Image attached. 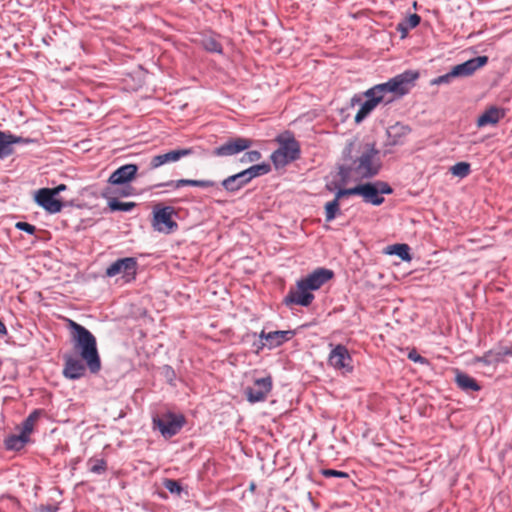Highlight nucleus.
Returning a JSON list of instances; mask_svg holds the SVG:
<instances>
[{"label":"nucleus","mask_w":512,"mask_h":512,"mask_svg":"<svg viewBox=\"0 0 512 512\" xmlns=\"http://www.w3.org/2000/svg\"><path fill=\"white\" fill-rule=\"evenodd\" d=\"M452 175L464 178L470 173V164L467 162H458L450 168Z\"/></svg>","instance_id":"nucleus-34"},{"label":"nucleus","mask_w":512,"mask_h":512,"mask_svg":"<svg viewBox=\"0 0 512 512\" xmlns=\"http://www.w3.org/2000/svg\"><path fill=\"white\" fill-rule=\"evenodd\" d=\"M418 73L406 71L399 74L385 83H381L368 89L364 96L367 98L360 106L355 115V122L361 123L380 104H390L394 100L404 96L413 86Z\"/></svg>","instance_id":"nucleus-1"},{"label":"nucleus","mask_w":512,"mask_h":512,"mask_svg":"<svg viewBox=\"0 0 512 512\" xmlns=\"http://www.w3.org/2000/svg\"><path fill=\"white\" fill-rule=\"evenodd\" d=\"M250 180L245 174V171H241L237 174L231 175L222 181V186L229 192H235L241 189L244 185L249 183Z\"/></svg>","instance_id":"nucleus-23"},{"label":"nucleus","mask_w":512,"mask_h":512,"mask_svg":"<svg viewBox=\"0 0 512 512\" xmlns=\"http://www.w3.org/2000/svg\"><path fill=\"white\" fill-rule=\"evenodd\" d=\"M215 182L212 180H192V179H179V180H171L163 184H159V187H172L174 189H178L183 186H195L201 188H208L215 186Z\"/></svg>","instance_id":"nucleus-22"},{"label":"nucleus","mask_w":512,"mask_h":512,"mask_svg":"<svg viewBox=\"0 0 512 512\" xmlns=\"http://www.w3.org/2000/svg\"><path fill=\"white\" fill-rule=\"evenodd\" d=\"M194 154L193 148H180L168 151L164 154L155 155L151 158L150 168L156 169L165 164L174 163L182 159L183 157H187Z\"/></svg>","instance_id":"nucleus-13"},{"label":"nucleus","mask_w":512,"mask_h":512,"mask_svg":"<svg viewBox=\"0 0 512 512\" xmlns=\"http://www.w3.org/2000/svg\"><path fill=\"white\" fill-rule=\"evenodd\" d=\"M261 159V153L256 150L248 151L244 154L242 162H256Z\"/></svg>","instance_id":"nucleus-40"},{"label":"nucleus","mask_w":512,"mask_h":512,"mask_svg":"<svg viewBox=\"0 0 512 512\" xmlns=\"http://www.w3.org/2000/svg\"><path fill=\"white\" fill-rule=\"evenodd\" d=\"M321 474L326 478H330V477L349 478L348 473L343 472V471L334 470V469H323L321 471Z\"/></svg>","instance_id":"nucleus-38"},{"label":"nucleus","mask_w":512,"mask_h":512,"mask_svg":"<svg viewBox=\"0 0 512 512\" xmlns=\"http://www.w3.org/2000/svg\"><path fill=\"white\" fill-rule=\"evenodd\" d=\"M379 150L374 143H360L356 149V155L349 165L339 167V176L343 183L350 177L360 179L372 178L381 169Z\"/></svg>","instance_id":"nucleus-2"},{"label":"nucleus","mask_w":512,"mask_h":512,"mask_svg":"<svg viewBox=\"0 0 512 512\" xmlns=\"http://www.w3.org/2000/svg\"><path fill=\"white\" fill-rule=\"evenodd\" d=\"M22 142H28V140H24L21 137L14 136L12 134H6L4 133V137L2 138V142H0L1 145L6 147L8 151H10V154L12 153V149L10 148L11 144L16 143H22Z\"/></svg>","instance_id":"nucleus-36"},{"label":"nucleus","mask_w":512,"mask_h":512,"mask_svg":"<svg viewBox=\"0 0 512 512\" xmlns=\"http://www.w3.org/2000/svg\"><path fill=\"white\" fill-rule=\"evenodd\" d=\"M314 299V295L309 291L306 286L297 281L296 288L290 289L286 297L284 298V303L286 305L296 304L301 306H309Z\"/></svg>","instance_id":"nucleus-14"},{"label":"nucleus","mask_w":512,"mask_h":512,"mask_svg":"<svg viewBox=\"0 0 512 512\" xmlns=\"http://www.w3.org/2000/svg\"><path fill=\"white\" fill-rule=\"evenodd\" d=\"M66 189V185L60 184L55 188H51V191L54 193V195H58L60 192L64 191Z\"/></svg>","instance_id":"nucleus-46"},{"label":"nucleus","mask_w":512,"mask_h":512,"mask_svg":"<svg viewBox=\"0 0 512 512\" xmlns=\"http://www.w3.org/2000/svg\"><path fill=\"white\" fill-rule=\"evenodd\" d=\"M108 206L111 211H130L135 207L134 202H121L115 198L108 201Z\"/></svg>","instance_id":"nucleus-32"},{"label":"nucleus","mask_w":512,"mask_h":512,"mask_svg":"<svg viewBox=\"0 0 512 512\" xmlns=\"http://www.w3.org/2000/svg\"><path fill=\"white\" fill-rule=\"evenodd\" d=\"M65 365L63 374L66 378L76 380L85 375L87 365L82 358H77L74 355L64 356Z\"/></svg>","instance_id":"nucleus-16"},{"label":"nucleus","mask_w":512,"mask_h":512,"mask_svg":"<svg viewBox=\"0 0 512 512\" xmlns=\"http://www.w3.org/2000/svg\"><path fill=\"white\" fill-rule=\"evenodd\" d=\"M488 62L487 56H478L458 64L451 69V75L456 78L469 77L473 75L478 69L485 66Z\"/></svg>","instance_id":"nucleus-15"},{"label":"nucleus","mask_w":512,"mask_h":512,"mask_svg":"<svg viewBox=\"0 0 512 512\" xmlns=\"http://www.w3.org/2000/svg\"><path fill=\"white\" fill-rule=\"evenodd\" d=\"M328 364L334 369L341 371L343 374L353 371L352 357L348 349L341 344L336 345L331 350L328 357Z\"/></svg>","instance_id":"nucleus-7"},{"label":"nucleus","mask_w":512,"mask_h":512,"mask_svg":"<svg viewBox=\"0 0 512 512\" xmlns=\"http://www.w3.org/2000/svg\"><path fill=\"white\" fill-rule=\"evenodd\" d=\"M420 16L418 14H410L402 22L398 23L397 30L405 36L410 29L415 28L420 23Z\"/></svg>","instance_id":"nucleus-26"},{"label":"nucleus","mask_w":512,"mask_h":512,"mask_svg":"<svg viewBox=\"0 0 512 512\" xmlns=\"http://www.w3.org/2000/svg\"><path fill=\"white\" fill-rule=\"evenodd\" d=\"M69 328L72 330L74 350L85 361L92 374L98 373L101 369V360L95 336L87 328L73 320H69Z\"/></svg>","instance_id":"nucleus-3"},{"label":"nucleus","mask_w":512,"mask_h":512,"mask_svg":"<svg viewBox=\"0 0 512 512\" xmlns=\"http://www.w3.org/2000/svg\"><path fill=\"white\" fill-rule=\"evenodd\" d=\"M271 167L269 164L262 163V164H256L248 169L244 170L245 174L248 176V179L251 181L253 178L262 176L270 172Z\"/></svg>","instance_id":"nucleus-30"},{"label":"nucleus","mask_w":512,"mask_h":512,"mask_svg":"<svg viewBox=\"0 0 512 512\" xmlns=\"http://www.w3.org/2000/svg\"><path fill=\"white\" fill-rule=\"evenodd\" d=\"M326 188L329 190V191H333L335 188H337V184L334 183V182H331V183H328L326 185Z\"/></svg>","instance_id":"nucleus-48"},{"label":"nucleus","mask_w":512,"mask_h":512,"mask_svg":"<svg viewBox=\"0 0 512 512\" xmlns=\"http://www.w3.org/2000/svg\"><path fill=\"white\" fill-rule=\"evenodd\" d=\"M138 167L135 164H126L116 169L109 177V183L113 185H121L131 181L136 173Z\"/></svg>","instance_id":"nucleus-19"},{"label":"nucleus","mask_w":512,"mask_h":512,"mask_svg":"<svg viewBox=\"0 0 512 512\" xmlns=\"http://www.w3.org/2000/svg\"><path fill=\"white\" fill-rule=\"evenodd\" d=\"M359 195V185L352 188L338 189L335 198L340 201L344 196Z\"/></svg>","instance_id":"nucleus-37"},{"label":"nucleus","mask_w":512,"mask_h":512,"mask_svg":"<svg viewBox=\"0 0 512 512\" xmlns=\"http://www.w3.org/2000/svg\"><path fill=\"white\" fill-rule=\"evenodd\" d=\"M29 442V438L22 434L21 432L18 435H10L5 439V446L8 450H20L22 449L26 443Z\"/></svg>","instance_id":"nucleus-25"},{"label":"nucleus","mask_w":512,"mask_h":512,"mask_svg":"<svg viewBox=\"0 0 512 512\" xmlns=\"http://www.w3.org/2000/svg\"><path fill=\"white\" fill-rule=\"evenodd\" d=\"M333 277V272L329 269L318 268L307 277L300 279L309 291L317 290Z\"/></svg>","instance_id":"nucleus-17"},{"label":"nucleus","mask_w":512,"mask_h":512,"mask_svg":"<svg viewBox=\"0 0 512 512\" xmlns=\"http://www.w3.org/2000/svg\"><path fill=\"white\" fill-rule=\"evenodd\" d=\"M273 382L271 376L255 379L252 387L245 388V395L250 403L263 402L267 399L272 390Z\"/></svg>","instance_id":"nucleus-9"},{"label":"nucleus","mask_w":512,"mask_h":512,"mask_svg":"<svg viewBox=\"0 0 512 512\" xmlns=\"http://www.w3.org/2000/svg\"><path fill=\"white\" fill-rule=\"evenodd\" d=\"M57 511V508L53 507V506H40L39 508H37L36 512H56Z\"/></svg>","instance_id":"nucleus-45"},{"label":"nucleus","mask_w":512,"mask_h":512,"mask_svg":"<svg viewBox=\"0 0 512 512\" xmlns=\"http://www.w3.org/2000/svg\"><path fill=\"white\" fill-rule=\"evenodd\" d=\"M34 201L50 214L59 213L63 207V203L54 195L51 188H41L37 190L34 195Z\"/></svg>","instance_id":"nucleus-11"},{"label":"nucleus","mask_w":512,"mask_h":512,"mask_svg":"<svg viewBox=\"0 0 512 512\" xmlns=\"http://www.w3.org/2000/svg\"><path fill=\"white\" fill-rule=\"evenodd\" d=\"M392 192L393 190L390 185L383 181L359 185V195L363 197L366 203L375 206H379L384 202L382 194H391Z\"/></svg>","instance_id":"nucleus-5"},{"label":"nucleus","mask_w":512,"mask_h":512,"mask_svg":"<svg viewBox=\"0 0 512 512\" xmlns=\"http://www.w3.org/2000/svg\"><path fill=\"white\" fill-rule=\"evenodd\" d=\"M184 423V416L174 413H165L159 417L153 418L154 427L157 428L165 438L176 435L181 430Z\"/></svg>","instance_id":"nucleus-6"},{"label":"nucleus","mask_w":512,"mask_h":512,"mask_svg":"<svg viewBox=\"0 0 512 512\" xmlns=\"http://www.w3.org/2000/svg\"><path fill=\"white\" fill-rule=\"evenodd\" d=\"M174 209L170 206L154 210L153 227L163 233H171L177 228V223L172 220Z\"/></svg>","instance_id":"nucleus-12"},{"label":"nucleus","mask_w":512,"mask_h":512,"mask_svg":"<svg viewBox=\"0 0 512 512\" xmlns=\"http://www.w3.org/2000/svg\"><path fill=\"white\" fill-rule=\"evenodd\" d=\"M500 354L497 351L490 350L486 352L482 357L478 358V362H482L485 365H494L501 362Z\"/></svg>","instance_id":"nucleus-35"},{"label":"nucleus","mask_w":512,"mask_h":512,"mask_svg":"<svg viewBox=\"0 0 512 512\" xmlns=\"http://www.w3.org/2000/svg\"><path fill=\"white\" fill-rule=\"evenodd\" d=\"M137 260L133 257L121 258L113 262L106 269V275L108 277H114L116 275L122 274L123 277H126L127 281H130L135 278L137 272Z\"/></svg>","instance_id":"nucleus-10"},{"label":"nucleus","mask_w":512,"mask_h":512,"mask_svg":"<svg viewBox=\"0 0 512 512\" xmlns=\"http://www.w3.org/2000/svg\"><path fill=\"white\" fill-rule=\"evenodd\" d=\"M455 382L464 391H479L481 389L474 378L460 371L456 372Z\"/></svg>","instance_id":"nucleus-24"},{"label":"nucleus","mask_w":512,"mask_h":512,"mask_svg":"<svg viewBox=\"0 0 512 512\" xmlns=\"http://www.w3.org/2000/svg\"><path fill=\"white\" fill-rule=\"evenodd\" d=\"M88 468L91 473L103 474L107 469V462L104 459H90L88 461Z\"/></svg>","instance_id":"nucleus-33"},{"label":"nucleus","mask_w":512,"mask_h":512,"mask_svg":"<svg viewBox=\"0 0 512 512\" xmlns=\"http://www.w3.org/2000/svg\"><path fill=\"white\" fill-rule=\"evenodd\" d=\"M15 227L21 231L28 233V234H34L36 231V227L27 222H17Z\"/></svg>","instance_id":"nucleus-42"},{"label":"nucleus","mask_w":512,"mask_h":512,"mask_svg":"<svg viewBox=\"0 0 512 512\" xmlns=\"http://www.w3.org/2000/svg\"><path fill=\"white\" fill-rule=\"evenodd\" d=\"M505 116L504 110L497 107H490L482 113L477 119L478 127L497 124Z\"/></svg>","instance_id":"nucleus-20"},{"label":"nucleus","mask_w":512,"mask_h":512,"mask_svg":"<svg viewBox=\"0 0 512 512\" xmlns=\"http://www.w3.org/2000/svg\"><path fill=\"white\" fill-rule=\"evenodd\" d=\"M41 410H34L22 423L21 433L29 438L34 429L36 421L41 415Z\"/></svg>","instance_id":"nucleus-27"},{"label":"nucleus","mask_w":512,"mask_h":512,"mask_svg":"<svg viewBox=\"0 0 512 512\" xmlns=\"http://www.w3.org/2000/svg\"><path fill=\"white\" fill-rule=\"evenodd\" d=\"M164 486L165 488L170 492V493H176V494H179L182 490V487L181 485L179 484V482H177L176 480H172V479H168L165 481L164 483Z\"/></svg>","instance_id":"nucleus-39"},{"label":"nucleus","mask_w":512,"mask_h":512,"mask_svg":"<svg viewBox=\"0 0 512 512\" xmlns=\"http://www.w3.org/2000/svg\"><path fill=\"white\" fill-rule=\"evenodd\" d=\"M410 248L407 244H394L387 247V253L390 255H397L401 260L409 261L411 256L409 254Z\"/></svg>","instance_id":"nucleus-28"},{"label":"nucleus","mask_w":512,"mask_h":512,"mask_svg":"<svg viewBox=\"0 0 512 512\" xmlns=\"http://www.w3.org/2000/svg\"><path fill=\"white\" fill-rule=\"evenodd\" d=\"M3 137H4V132L0 131V142H2Z\"/></svg>","instance_id":"nucleus-50"},{"label":"nucleus","mask_w":512,"mask_h":512,"mask_svg":"<svg viewBox=\"0 0 512 512\" xmlns=\"http://www.w3.org/2000/svg\"><path fill=\"white\" fill-rule=\"evenodd\" d=\"M252 140L244 137L229 138L226 142L214 148L212 154L217 157H228L239 154L252 146Z\"/></svg>","instance_id":"nucleus-8"},{"label":"nucleus","mask_w":512,"mask_h":512,"mask_svg":"<svg viewBox=\"0 0 512 512\" xmlns=\"http://www.w3.org/2000/svg\"><path fill=\"white\" fill-rule=\"evenodd\" d=\"M410 128L402 123H395L387 128V142L386 146L402 145L406 136L410 133Z\"/></svg>","instance_id":"nucleus-18"},{"label":"nucleus","mask_w":512,"mask_h":512,"mask_svg":"<svg viewBox=\"0 0 512 512\" xmlns=\"http://www.w3.org/2000/svg\"><path fill=\"white\" fill-rule=\"evenodd\" d=\"M295 335V332L292 330L286 331H273L267 333V343H261L259 348L264 346H268L269 348H275L282 345L284 342L290 340Z\"/></svg>","instance_id":"nucleus-21"},{"label":"nucleus","mask_w":512,"mask_h":512,"mask_svg":"<svg viewBox=\"0 0 512 512\" xmlns=\"http://www.w3.org/2000/svg\"><path fill=\"white\" fill-rule=\"evenodd\" d=\"M408 357H409V359H411L414 362H420V363L425 362V359L422 356H420L419 354H417L416 352H410Z\"/></svg>","instance_id":"nucleus-44"},{"label":"nucleus","mask_w":512,"mask_h":512,"mask_svg":"<svg viewBox=\"0 0 512 512\" xmlns=\"http://www.w3.org/2000/svg\"><path fill=\"white\" fill-rule=\"evenodd\" d=\"M340 212L339 200L334 198L332 201L327 202L325 205V220L331 222L335 219L336 215Z\"/></svg>","instance_id":"nucleus-31"},{"label":"nucleus","mask_w":512,"mask_h":512,"mask_svg":"<svg viewBox=\"0 0 512 512\" xmlns=\"http://www.w3.org/2000/svg\"><path fill=\"white\" fill-rule=\"evenodd\" d=\"M259 337H260L261 340H265L264 343H267V337L268 336H267V333L264 330L261 331Z\"/></svg>","instance_id":"nucleus-49"},{"label":"nucleus","mask_w":512,"mask_h":512,"mask_svg":"<svg viewBox=\"0 0 512 512\" xmlns=\"http://www.w3.org/2000/svg\"><path fill=\"white\" fill-rule=\"evenodd\" d=\"M497 353H499L501 357V362L504 360L505 356H512V347H503L497 350Z\"/></svg>","instance_id":"nucleus-43"},{"label":"nucleus","mask_w":512,"mask_h":512,"mask_svg":"<svg viewBox=\"0 0 512 512\" xmlns=\"http://www.w3.org/2000/svg\"><path fill=\"white\" fill-rule=\"evenodd\" d=\"M203 48L208 52L222 53V45L213 35H206L201 40Z\"/></svg>","instance_id":"nucleus-29"},{"label":"nucleus","mask_w":512,"mask_h":512,"mask_svg":"<svg viewBox=\"0 0 512 512\" xmlns=\"http://www.w3.org/2000/svg\"><path fill=\"white\" fill-rule=\"evenodd\" d=\"M10 155V151L6 149L3 145L0 144V159L5 158Z\"/></svg>","instance_id":"nucleus-47"},{"label":"nucleus","mask_w":512,"mask_h":512,"mask_svg":"<svg viewBox=\"0 0 512 512\" xmlns=\"http://www.w3.org/2000/svg\"><path fill=\"white\" fill-rule=\"evenodd\" d=\"M276 140L279 143V148L271 155L275 167H284L299 158L300 145L291 134L279 135Z\"/></svg>","instance_id":"nucleus-4"},{"label":"nucleus","mask_w":512,"mask_h":512,"mask_svg":"<svg viewBox=\"0 0 512 512\" xmlns=\"http://www.w3.org/2000/svg\"><path fill=\"white\" fill-rule=\"evenodd\" d=\"M454 78H456V76L451 75V70H450L448 73L433 79L432 84H435V85L447 84V83H450L451 80Z\"/></svg>","instance_id":"nucleus-41"}]
</instances>
